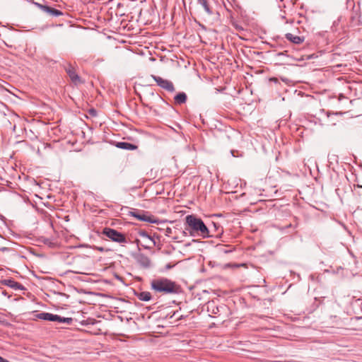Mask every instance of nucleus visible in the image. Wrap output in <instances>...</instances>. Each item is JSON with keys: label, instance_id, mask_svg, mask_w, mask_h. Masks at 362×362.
I'll use <instances>...</instances> for the list:
<instances>
[{"label": "nucleus", "instance_id": "obj_1", "mask_svg": "<svg viewBox=\"0 0 362 362\" xmlns=\"http://www.w3.org/2000/svg\"><path fill=\"white\" fill-rule=\"evenodd\" d=\"M185 224V230L191 236L199 235L202 238L217 236V235L210 234V230L204 221L194 215L187 216Z\"/></svg>", "mask_w": 362, "mask_h": 362}, {"label": "nucleus", "instance_id": "obj_2", "mask_svg": "<svg viewBox=\"0 0 362 362\" xmlns=\"http://www.w3.org/2000/svg\"><path fill=\"white\" fill-rule=\"evenodd\" d=\"M151 288L157 293L163 294H177L181 292V288L175 281L165 277L153 279Z\"/></svg>", "mask_w": 362, "mask_h": 362}, {"label": "nucleus", "instance_id": "obj_3", "mask_svg": "<svg viewBox=\"0 0 362 362\" xmlns=\"http://www.w3.org/2000/svg\"><path fill=\"white\" fill-rule=\"evenodd\" d=\"M102 234L110 238L112 241L117 243H127V240L124 234L110 228H105Z\"/></svg>", "mask_w": 362, "mask_h": 362}, {"label": "nucleus", "instance_id": "obj_4", "mask_svg": "<svg viewBox=\"0 0 362 362\" xmlns=\"http://www.w3.org/2000/svg\"><path fill=\"white\" fill-rule=\"evenodd\" d=\"M128 215L133 216L141 221H145L151 223H157L158 222V221L153 216L151 215L148 211H145L144 210L134 209L129 211Z\"/></svg>", "mask_w": 362, "mask_h": 362}, {"label": "nucleus", "instance_id": "obj_5", "mask_svg": "<svg viewBox=\"0 0 362 362\" xmlns=\"http://www.w3.org/2000/svg\"><path fill=\"white\" fill-rule=\"evenodd\" d=\"M152 78L156 82L157 85L161 88L170 92L173 93L175 89L172 81L164 79L160 76L151 75Z\"/></svg>", "mask_w": 362, "mask_h": 362}, {"label": "nucleus", "instance_id": "obj_6", "mask_svg": "<svg viewBox=\"0 0 362 362\" xmlns=\"http://www.w3.org/2000/svg\"><path fill=\"white\" fill-rule=\"evenodd\" d=\"M64 69L72 83H74L75 85L83 83L81 77L76 73L75 68L71 64H67V65L64 66Z\"/></svg>", "mask_w": 362, "mask_h": 362}, {"label": "nucleus", "instance_id": "obj_7", "mask_svg": "<svg viewBox=\"0 0 362 362\" xmlns=\"http://www.w3.org/2000/svg\"><path fill=\"white\" fill-rule=\"evenodd\" d=\"M35 5L40 8L44 13H46L50 16L58 17L63 15V12L60 10L56 9L53 7L49 6L47 5H43L40 3H34Z\"/></svg>", "mask_w": 362, "mask_h": 362}, {"label": "nucleus", "instance_id": "obj_8", "mask_svg": "<svg viewBox=\"0 0 362 362\" xmlns=\"http://www.w3.org/2000/svg\"><path fill=\"white\" fill-rule=\"evenodd\" d=\"M138 235L141 238H144L145 244H142L141 245L145 249H150L156 245V243L155 240L150 235H148V233L146 231L144 230H139L138 232Z\"/></svg>", "mask_w": 362, "mask_h": 362}, {"label": "nucleus", "instance_id": "obj_9", "mask_svg": "<svg viewBox=\"0 0 362 362\" xmlns=\"http://www.w3.org/2000/svg\"><path fill=\"white\" fill-rule=\"evenodd\" d=\"M134 259L139 266L144 269H149L151 267L150 258L143 253L135 255Z\"/></svg>", "mask_w": 362, "mask_h": 362}, {"label": "nucleus", "instance_id": "obj_10", "mask_svg": "<svg viewBox=\"0 0 362 362\" xmlns=\"http://www.w3.org/2000/svg\"><path fill=\"white\" fill-rule=\"evenodd\" d=\"M1 284L7 286L15 291L17 290H25L24 286L21 284L14 281L13 279H6L1 281Z\"/></svg>", "mask_w": 362, "mask_h": 362}, {"label": "nucleus", "instance_id": "obj_11", "mask_svg": "<svg viewBox=\"0 0 362 362\" xmlns=\"http://www.w3.org/2000/svg\"><path fill=\"white\" fill-rule=\"evenodd\" d=\"M285 37L288 41H290L291 42H292L295 45H300V44L303 43L305 40V37L294 35L290 33H286L285 35Z\"/></svg>", "mask_w": 362, "mask_h": 362}, {"label": "nucleus", "instance_id": "obj_12", "mask_svg": "<svg viewBox=\"0 0 362 362\" xmlns=\"http://www.w3.org/2000/svg\"><path fill=\"white\" fill-rule=\"evenodd\" d=\"M116 147L124 149V150H135L137 148V146L133 144L125 142V141H121V142H117L115 144Z\"/></svg>", "mask_w": 362, "mask_h": 362}, {"label": "nucleus", "instance_id": "obj_13", "mask_svg": "<svg viewBox=\"0 0 362 362\" xmlns=\"http://www.w3.org/2000/svg\"><path fill=\"white\" fill-rule=\"evenodd\" d=\"M197 1L198 4L201 5L204 8V11L208 15L211 16L214 13L212 8L209 4V0H197Z\"/></svg>", "mask_w": 362, "mask_h": 362}, {"label": "nucleus", "instance_id": "obj_14", "mask_svg": "<svg viewBox=\"0 0 362 362\" xmlns=\"http://www.w3.org/2000/svg\"><path fill=\"white\" fill-rule=\"evenodd\" d=\"M35 316L37 318L40 320L54 322L55 315L49 313L43 312L37 314Z\"/></svg>", "mask_w": 362, "mask_h": 362}, {"label": "nucleus", "instance_id": "obj_15", "mask_svg": "<svg viewBox=\"0 0 362 362\" xmlns=\"http://www.w3.org/2000/svg\"><path fill=\"white\" fill-rule=\"evenodd\" d=\"M187 96L185 93L180 92L175 97L174 100L176 105H182L186 103Z\"/></svg>", "mask_w": 362, "mask_h": 362}, {"label": "nucleus", "instance_id": "obj_16", "mask_svg": "<svg viewBox=\"0 0 362 362\" xmlns=\"http://www.w3.org/2000/svg\"><path fill=\"white\" fill-rule=\"evenodd\" d=\"M74 321L72 317H62L58 315H55L54 322H57L59 323H66L67 325H71Z\"/></svg>", "mask_w": 362, "mask_h": 362}, {"label": "nucleus", "instance_id": "obj_17", "mask_svg": "<svg viewBox=\"0 0 362 362\" xmlns=\"http://www.w3.org/2000/svg\"><path fill=\"white\" fill-rule=\"evenodd\" d=\"M136 297L142 301H148L151 299V294L148 291H142L136 294Z\"/></svg>", "mask_w": 362, "mask_h": 362}, {"label": "nucleus", "instance_id": "obj_18", "mask_svg": "<svg viewBox=\"0 0 362 362\" xmlns=\"http://www.w3.org/2000/svg\"><path fill=\"white\" fill-rule=\"evenodd\" d=\"M212 305V309H211V313L214 314V315H216L219 313V308L218 307H214L213 305Z\"/></svg>", "mask_w": 362, "mask_h": 362}, {"label": "nucleus", "instance_id": "obj_19", "mask_svg": "<svg viewBox=\"0 0 362 362\" xmlns=\"http://www.w3.org/2000/svg\"><path fill=\"white\" fill-rule=\"evenodd\" d=\"M88 112L91 116L95 117L97 115V111L93 108L90 109Z\"/></svg>", "mask_w": 362, "mask_h": 362}, {"label": "nucleus", "instance_id": "obj_20", "mask_svg": "<svg viewBox=\"0 0 362 362\" xmlns=\"http://www.w3.org/2000/svg\"><path fill=\"white\" fill-rule=\"evenodd\" d=\"M212 223H213L215 230H218L221 228V226L218 223H216L214 222H213Z\"/></svg>", "mask_w": 362, "mask_h": 362}, {"label": "nucleus", "instance_id": "obj_21", "mask_svg": "<svg viewBox=\"0 0 362 362\" xmlns=\"http://www.w3.org/2000/svg\"><path fill=\"white\" fill-rule=\"evenodd\" d=\"M10 250H11V249L8 247H0V251H1V252H8Z\"/></svg>", "mask_w": 362, "mask_h": 362}, {"label": "nucleus", "instance_id": "obj_22", "mask_svg": "<svg viewBox=\"0 0 362 362\" xmlns=\"http://www.w3.org/2000/svg\"><path fill=\"white\" fill-rule=\"evenodd\" d=\"M173 267H174V264H167L165 265V269L169 270V269H172Z\"/></svg>", "mask_w": 362, "mask_h": 362}, {"label": "nucleus", "instance_id": "obj_23", "mask_svg": "<svg viewBox=\"0 0 362 362\" xmlns=\"http://www.w3.org/2000/svg\"><path fill=\"white\" fill-rule=\"evenodd\" d=\"M286 52H287V51H285L284 52H279L277 54V55L278 56L284 55V54H286Z\"/></svg>", "mask_w": 362, "mask_h": 362}, {"label": "nucleus", "instance_id": "obj_24", "mask_svg": "<svg viewBox=\"0 0 362 362\" xmlns=\"http://www.w3.org/2000/svg\"><path fill=\"white\" fill-rule=\"evenodd\" d=\"M237 30H243V28L241 26H236L235 27Z\"/></svg>", "mask_w": 362, "mask_h": 362}, {"label": "nucleus", "instance_id": "obj_25", "mask_svg": "<svg viewBox=\"0 0 362 362\" xmlns=\"http://www.w3.org/2000/svg\"><path fill=\"white\" fill-rule=\"evenodd\" d=\"M98 250L102 252L104 251V249L103 247H98Z\"/></svg>", "mask_w": 362, "mask_h": 362}, {"label": "nucleus", "instance_id": "obj_26", "mask_svg": "<svg viewBox=\"0 0 362 362\" xmlns=\"http://www.w3.org/2000/svg\"><path fill=\"white\" fill-rule=\"evenodd\" d=\"M270 80H271V81H277V79H276V78H271Z\"/></svg>", "mask_w": 362, "mask_h": 362}, {"label": "nucleus", "instance_id": "obj_27", "mask_svg": "<svg viewBox=\"0 0 362 362\" xmlns=\"http://www.w3.org/2000/svg\"><path fill=\"white\" fill-rule=\"evenodd\" d=\"M136 243H137V245H139V243H140V241H139L138 239H136Z\"/></svg>", "mask_w": 362, "mask_h": 362}, {"label": "nucleus", "instance_id": "obj_28", "mask_svg": "<svg viewBox=\"0 0 362 362\" xmlns=\"http://www.w3.org/2000/svg\"><path fill=\"white\" fill-rule=\"evenodd\" d=\"M207 308H208V311H209L210 310V305H209Z\"/></svg>", "mask_w": 362, "mask_h": 362}, {"label": "nucleus", "instance_id": "obj_29", "mask_svg": "<svg viewBox=\"0 0 362 362\" xmlns=\"http://www.w3.org/2000/svg\"><path fill=\"white\" fill-rule=\"evenodd\" d=\"M231 153H232L233 156H234V151H231Z\"/></svg>", "mask_w": 362, "mask_h": 362}, {"label": "nucleus", "instance_id": "obj_30", "mask_svg": "<svg viewBox=\"0 0 362 362\" xmlns=\"http://www.w3.org/2000/svg\"><path fill=\"white\" fill-rule=\"evenodd\" d=\"M291 224H289L288 226H287L286 227L288 228V227H291Z\"/></svg>", "mask_w": 362, "mask_h": 362}]
</instances>
